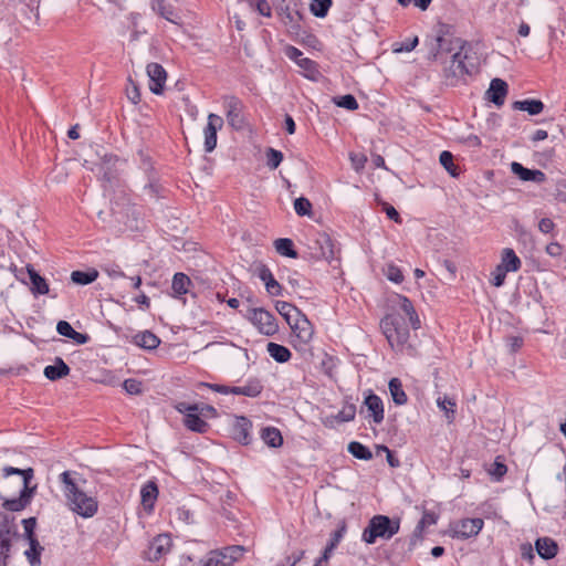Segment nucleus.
Listing matches in <instances>:
<instances>
[{"instance_id": "obj_4", "label": "nucleus", "mask_w": 566, "mask_h": 566, "mask_svg": "<svg viewBox=\"0 0 566 566\" xmlns=\"http://www.w3.org/2000/svg\"><path fill=\"white\" fill-rule=\"evenodd\" d=\"M2 471L3 478H8L13 474L20 475L23 486L19 497L6 500L3 502V507L11 512L22 511L31 502L35 491V486H30V482L33 479V470L31 468L23 470L13 467H4Z\"/></svg>"}, {"instance_id": "obj_33", "label": "nucleus", "mask_w": 566, "mask_h": 566, "mask_svg": "<svg viewBox=\"0 0 566 566\" xmlns=\"http://www.w3.org/2000/svg\"><path fill=\"white\" fill-rule=\"evenodd\" d=\"M29 548L24 552V555L31 566H40L41 565V554L43 552V546L39 543L38 539L28 541Z\"/></svg>"}, {"instance_id": "obj_45", "label": "nucleus", "mask_w": 566, "mask_h": 566, "mask_svg": "<svg viewBox=\"0 0 566 566\" xmlns=\"http://www.w3.org/2000/svg\"><path fill=\"white\" fill-rule=\"evenodd\" d=\"M439 161L452 177L459 175L458 167L453 164V155L450 151L443 150L440 154Z\"/></svg>"}, {"instance_id": "obj_50", "label": "nucleus", "mask_w": 566, "mask_h": 566, "mask_svg": "<svg viewBox=\"0 0 566 566\" xmlns=\"http://www.w3.org/2000/svg\"><path fill=\"white\" fill-rule=\"evenodd\" d=\"M356 407L354 403L345 405L342 410L336 415V420L339 422H348L355 419Z\"/></svg>"}, {"instance_id": "obj_7", "label": "nucleus", "mask_w": 566, "mask_h": 566, "mask_svg": "<svg viewBox=\"0 0 566 566\" xmlns=\"http://www.w3.org/2000/svg\"><path fill=\"white\" fill-rule=\"evenodd\" d=\"M484 522L482 518H462L450 525V536L458 539L475 537L482 531Z\"/></svg>"}, {"instance_id": "obj_58", "label": "nucleus", "mask_w": 566, "mask_h": 566, "mask_svg": "<svg viewBox=\"0 0 566 566\" xmlns=\"http://www.w3.org/2000/svg\"><path fill=\"white\" fill-rule=\"evenodd\" d=\"M349 159H350L352 167L357 172L361 171L365 168V165L367 163V157L365 155L358 154V153H350Z\"/></svg>"}, {"instance_id": "obj_34", "label": "nucleus", "mask_w": 566, "mask_h": 566, "mask_svg": "<svg viewBox=\"0 0 566 566\" xmlns=\"http://www.w3.org/2000/svg\"><path fill=\"white\" fill-rule=\"evenodd\" d=\"M388 386L392 401L398 406L405 405L408 398L405 390L402 389L401 381L398 378H391Z\"/></svg>"}, {"instance_id": "obj_2", "label": "nucleus", "mask_w": 566, "mask_h": 566, "mask_svg": "<svg viewBox=\"0 0 566 566\" xmlns=\"http://www.w3.org/2000/svg\"><path fill=\"white\" fill-rule=\"evenodd\" d=\"M448 52L452 53L450 61L444 64L443 72L447 78H460L470 74L472 64H468L467 43L460 38H452L448 44Z\"/></svg>"}, {"instance_id": "obj_52", "label": "nucleus", "mask_w": 566, "mask_h": 566, "mask_svg": "<svg viewBox=\"0 0 566 566\" xmlns=\"http://www.w3.org/2000/svg\"><path fill=\"white\" fill-rule=\"evenodd\" d=\"M334 103L338 107H343V108H346L348 111H355V109L358 108V103H357L356 98L353 95H350V94H347V95L340 96L338 98H335Z\"/></svg>"}, {"instance_id": "obj_27", "label": "nucleus", "mask_w": 566, "mask_h": 566, "mask_svg": "<svg viewBox=\"0 0 566 566\" xmlns=\"http://www.w3.org/2000/svg\"><path fill=\"white\" fill-rule=\"evenodd\" d=\"M133 339L137 346L144 349H155L160 344V339L149 331L137 333Z\"/></svg>"}, {"instance_id": "obj_44", "label": "nucleus", "mask_w": 566, "mask_h": 566, "mask_svg": "<svg viewBox=\"0 0 566 566\" xmlns=\"http://www.w3.org/2000/svg\"><path fill=\"white\" fill-rule=\"evenodd\" d=\"M252 324L256 327L259 333L272 336L279 331V325L276 321H251Z\"/></svg>"}, {"instance_id": "obj_17", "label": "nucleus", "mask_w": 566, "mask_h": 566, "mask_svg": "<svg viewBox=\"0 0 566 566\" xmlns=\"http://www.w3.org/2000/svg\"><path fill=\"white\" fill-rule=\"evenodd\" d=\"M511 170L523 181H534L542 184L546 180V176L542 170L525 168L522 164L516 161L511 164Z\"/></svg>"}, {"instance_id": "obj_35", "label": "nucleus", "mask_w": 566, "mask_h": 566, "mask_svg": "<svg viewBox=\"0 0 566 566\" xmlns=\"http://www.w3.org/2000/svg\"><path fill=\"white\" fill-rule=\"evenodd\" d=\"M266 348L269 355L277 363H286L291 358L290 349L283 345L269 343Z\"/></svg>"}, {"instance_id": "obj_15", "label": "nucleus", "mask_w": 566, "mask_h": 566, "mask_svg": "<svg viewBox=\"0 0 566 566\" xmlns=\"http://www.w3.org/2000/svg\"><path fill=\"white\" fill-rule=\"evenodd\" d=\"M388 302L390 308L394 311L396 315L406 318H418V314L416 313L412 303L406 296L395 294L390 296Z\"/></svg>"}, {"instance_id": "obj_62", "label": "nucleus", "mask_w": 566, "mask_h": 566, "mask_svg": "<svg viewBox=\"0 0 566 566\" xmlns=\"http://www.w3.org/2000/svg\"><path fill=\"white\" fill-rule=\"evenodd\" d=\"M176 410L180 413H184L185 416L188 413H196L199 412V405L197 403H188L185 401L178 402L175 406Z\"/></svg>"}, {"instance_id": "obj_24", "label": "nucleus", "mask_w": 566, "mask_h": 566, "mask_svg": "<svg viewBox=\"0 0 566 566\" xmlns=\"http://www.w3.org/2000/svg\"><path fill=\"white\" fill-rule=\"evenodd\" d=\"M499 265L507 272H517L522 266V261L513 249L505 248L502 250Z\"/></svg>"}, {"instance_id": "obj_40", "label": "nucleus", "mask_w": 566, "mask_h": 566, "mask_svg": "<svg viewBox=\"0 0 566 566\" xmlns=\"http://www.w3.org/2000/svg\"><path fill=\"white\" fill-rule=\"evenodd\" d=\"M316 242L321 245V251L316 254L318 258H323L327 261H331L334 259V250L333 244L326 234L319 235V238L316 240Z\"/></svg>"}, {"instance_id": "obj_37", "label": "nucleus", "mask_w": 566, "mask_h": 566, "mask_svg": "<svg viewBox=\"0 0 566 566\" xmlns=\"http://www.w3.org/2000/svg\"><path fill=\"white\" fill-rule=\"evenodd\" d=\"M347 450L356 459L365 461L373 459V452L360 442L352 441L348 444Z\"/></svg>"}, {"instance_id": "obj_31", "label": "nucleus", "mask_w": 566, "mask_h": 566, "mask_svg": "<svg viewBox=\"0 0 566 566\" xmlns=\"http://www.w3.org/2000/svg\"><path fill=\"white\" fill-rule=\"evenodd\" d=\"M513 108L525 111L530 115H538L544 109V104L539 99H524L513 103Z\"/></svg>"}, {"instance_id": "obj_22", "label": "nucleus", "mask_w": 566, "mask_h": 566, "mask_svg": "<svg viewBox=\"0 0 566 566\" xmlns=\"http://www.w3.org/2000/svg\"><path fill=\"white\" fill-rule=\"evenodd\" d=\"M263 390L262 382L256 378L249 379L243 386H232V395H242L247 397H258Z\"/></svg>"}, {"instance_id": "obj_23", "label": "nucleus", "mask_w": 566, "mask_h": 566, "mask_svg": "<svg viewBox=\"0 0 566 566\" xmlns=\"http://www.w3.org/2000/svg\"><path fill=\"white\" fill-rule=\"evenodd\" d=\"M56 331L60 335L71 338L78 345L86 344L90 340V336L87 334L76 332L67 321H59Z\"/></svg>"}, {"instance_id": "obj_59", "label": "nucleus", "mask_w": 566, "mask_h": 566, "mask_svg": "<svg viewBox=\"0 0 566 566\" xmlns=\"http://www.w3.org/2000/svg\"><path fill=\"white\" fill-rule=\"evenodd\" d=\"M126 95L133 104H138L140 102L139 88L130 78L128 80V85L126 87Z\"/></svg>"}, {"instance_id": "obj_43", "label": "nucleus", "mask_w": 566, "mask_h": 566, "mask_svg": "<svg viewBox=\"0 0 566 566\" xmlns=\"http://www.w3.org/2000/svg\"><path fill=\"white\" fill-rule=\"evenodd\" d=\"M275 308L282 318H296L300 315L298 310L291 303L279 301Z\"/></svg>"}, {"instance_id": "obj_57", "label": "nucleus", "mask_w": 566, "mask_h": 566, "mask_svg": "<svg viewBox=\"0 0 566 566\" xmlns=\"http://www.w3.org/2000/svg\"><path fill=\"white\" fill-rule=\"evenodd\" d=\"M251 7H253L261 15L271 17V6L266 0H250Z\"/></svg>"}, {"instance_id": "obj_38", "label": "nucleus", "mask_w": 566, "mask_h": 566, "mask_svg": "<svg viewBox=\"0 0 566 566\" xmlns=\"http://www.w3.org/2000/svg\"><path fill=\"white\" fill-rule=\"evenodd\" d=\"M190 283V279L186 274L176 273L172 279L171 289L176 295L180 296L188 292Z\"/></svg>"}, {"instance_id": "obj_26", "label": "nucleus", "mask_w": 566, "mask_h": 566, "mask_svg": "<svg viewBox=\"0 0 566 566\" xmlns=\"http://www.w3.org/2000/svg\"><path fill=\"white\" fill-rule=\"evenodd\" d=\"M158 496V486L154 481H148L140 490L142 504L145 510H153Z\"/></svg>"}, {"instance_id": "obj_19", "label": "nucleus", "mask_w": 566, "mask_h": 566, "mask_svg": "<svg viewBox=\"0 0 566 566\" xmlns=\"http://www.w3.org/2000/svg\"><path fill=\"white\" fill-rule=\"evenodd\" d=\"M364 406L369 412L375 423H380L384 420V405L382 400L375 394L370 392L364 400Z\"/></svg>"}, {"instance_id": "obj_21", "label": "nucleus", "mask_w": 566, "mask_h": 566, "mask_svg": "<svg viewBox=\"0 0 566 566\" xmlns=\"http://www.w3.org/2000/svg\"><path fill=\"white\" fill-rule=\"evenodd\" d=\"M70 367L65 364V361L61 357H55L54 365H49L44 368V376L52 380H59L70 375Z\"/></svg>"}, {"instance_id": "obj_1", "label": "nucleus", "mask_w": 566, "mask_h": 566, "mask_svg": "<svg viewBox=\"0 0 566 566\" xmlns=\"http://www.w3.org/2000/svg\"><path fill=\"white\" fill-rule=\"evenodd\" d=\"M60 480L64 486V494L67 499L69 505L73 512L82 517H92L98 509L97 501L87 495L80 485L71 478L69 471L60 474Z\"/></svg>"}, {"instance_id": "obj_42", "label": "nucleus", "mask_w": 566, "mask_h": 566, "mask_svg": "<svg viewBox=\"0 0 566 566\" xmlns=\"http://www.w3.org/2000/svg\"><path fill=\"white\" fill-rule=\"evenodd\" d=\"M437 405L438 407L443 410L446 412V417L448 419L449 422L453 421L454 419V408H455V401L448 397V396H444V397H439L437 399Z\"/></svg>"}, {"instance_id": "obj_3", "label": "nucleus", "mask_w": 566, "mask_h": 566, "mask_svg": "<svg viewBox=\"0 0 566 566\" xmlns=\"http://www.w3.org/2000/svg\"><path fill=\"white\" fill-rule=\"evenodd\" d=\"M400 530V520L387 515H374L363 532L361 539L367 544H375L378 538L388 541Z\"/></svg>"}, {"instance_id": "obj_64", "label": "nucleus", "mask_w": 566, "mask_h": 566, "mask_svg": "<svg viewBox=\"0 0 566 566\" xmlns=\"http://www.w3.org/2000/svg\"><path fill=\"white\" fill-rule=\"evenodd\" d=\"M438 521V515L434 512L424 511L422 517L418 522L423 527L434 525Z\"/></svg>"}, {"instance_id": "obj_14", "label": "nucleus", "mask_w": 566, "mask_h": 566, "mask_svg": "<svg viewBox=\"0 0 566 566\" xmlns=\"http://www.w3.org/2000/svg\"><path fill=\"white\" fill-rule=\"evenodd\" d=\"M251 429L252 422L250 419L244 416L235 417L231 427V434L235 441L247 446L252 440Z\"/></svg>"}, {"instance_id": "obj_49", "label": "nucleus", "mask_w": 566, "mask_h": 566, "mask_svg": "<svg viewBox=\"0 0 566 566\" xmlns=\"http://www.w3.org/2000/svg\"><path fill=\"white\" fill-rule=\"evenodd\" d=\"M294 210L298 216H311L312 203L307 198L300 197L294 201Z\"/></svg>"}, {"instance_id": "obj_18", "label": "nucleus", "mask_w": 566, "mask_h": 566, "mask_svg": "<svg viewBox=\"0 0 566 566\" xmlns=\"http://www.w3.org/2000/svg\"><path fill=\"white\" fill-rule=\"evenodd\" d=\"M506 94H507L506 82L501 78H493L491 81L489 90L486 91L489 101L494 103L496 106H501L504 104Z\"/></svg>"}, {"instance_id": "obj_61", "label": "nucleus", "mask_w": 566, "mask_h": 566, "mask_svg": "<svg viewBox=\"0 0 566 566\" xmlns=\"http://www.w3.org/2000/svg\"><path fill=\"white\" fill-rule=\"evenodd\" d=\"M545 252L552 258H560L564 252V247L557 241H552L545 247Z\"/></svg>"}, {"instance_id": "obj_54", "label": "nucleus", "mask_w": 566, "mask_h": 566, "mask_svg": "<svg viewBox=\"0 0 566 566\" xmlns=\"http://www.w3.org/2000/svg\"><path fill=\"white\" fill-rule=\"evenodd\" d=\"M23 528H24V537L27 541L38 539L34 534V530L36 527V518L29 517L22 520Z\"/></svg>"}, {"instance_id": "obj_5", "label": "nucleus", "mask_w": 566, "mask_h": 566, "mask_svg": "<svg viewBox=\"0 0 566 566\" xmlns=\"http://www.w3.org/2000/svg\"><path fill=\"white\" fill-rule=\"evenodd\" d=\"M19 534L12 520L8 515L0 513V566H8L14 538Z\"/></svg>"}, {"instance_id": "obj_13", "label": "nucleus", "mask_w": 566, "mask_h": 566, "mask_svg": "<svg viewBox=\"0 0 566 566\" xmlns=\"http://www.w3.org/2000/svg\"><path fill=\"white\" fill-rule=\"evenodd\" d=\"M286 55L293 60L302 70L305 72V76L310 80H315L318 75L316 63L308 57H305L303 53L294 48L289 46L286 49Z\"/></svg>"}, {"instance_id": "obj_8", "label": "nucleus", "mask_w": 566, "mask_h": 566, "mask_svg": "<svg viewBox=\"0 0 566 566\" xmlns=\"http://www.w3.org/2000/svg\"><path fill=\"white\" fill-rule=\"evenodd\" d=\"M224 108L228 124L237 130L242 129L245 124L242 102L234 96H228L224 98Z\"/></svg>"}, {"instance_id": "obj_53", "label": "nucleus", "mask_w": 566, "mask_h": 566, "mask_svg": "<svg viewBox=\"0 0 566 566\" xmlns=\"http://www.w3.org/2000/svg\"><path fill=\"white\" fill-rule=\"evenodd\" d=\"M385 275L389 281H391L396 284H399L403 281V274H402L401 270L395 264L387 265V268L385 270Z\"/></svg>"}, {"instance_id": "obj_39", "label": "nucleus", "mask_w": 566, "mask_h": 566, "mask_svg": "<svg viewBox=\"0 0 566 566\" xmlns=\"http://www.w3.org/2000/svg\"><path fill=\"white\" fill-rule=\"evenodd\" d=\"M274 247H275L276 252L281 255L289 256V258L297 256L296 251L293 249V241L291 239H287V238L276 239L274 241Z\"/></svg>"}, {"instance_id": "obj_32", "label": "nucleus", "mask_w": 566, "mask_h": 566, "mask_svg": "<svg viewBox=\"0 0 566 566\" xmlns=\"http://www.w3.org/2000/svg\"><path fill=\"white\" fill-rule=\"evenodd\" d=\"M27 272L32 284V291L39 294H46L49 292L46 281L30 264L27 265Z\"/></svg>"}, {"instance_id": "obj_56", "label": "nucleus", "mask_w": 566, "mask_h": 566, "mask_svg": "<svg viewBox=\"0 0 566 566\" xmlns=\"http://www.w3.org/2000/svg\"><path fill=\"white\" fill-rule=\"evenodd\" d=\"M123 387L125 391L129 395H139L143 390L142 381L134 378L126 379L123 382Z\"/></svg>"}, {"instance_id": "obj_55", "label": "nucleus", "mask_w": 566, "mask_h": 566, "mask_svg": "<svg viewBox=\"0 0 566 566\" xmlns=\"http://www.w3.org/2000/svg\"><path fill=\"white\" fill-rule=\"evenodd\" d=\"M507 273V271L497 264L496 268L491 272V283L496 287L502 286Z\"/></svg>"}, {"instance_id": "obj_30", "label": "nucleus", "mask_w": 566, "mask_h": 566, "mask_svg": "<svg viewBox=\"0 0 566 566\" xmlns=\"http://www.w3.org/2000/svg\"><path fill=\"white\" fill-rule=\"evenodd\" d=\"M184 423L189 430L199 433L206 432L209 428V424L201 419L200 412L186 415Z\"/></svg>"}, {"instance_id": "obj_25", "label": "nucleus", "mask_w": 566, "mask_h": 566, "mask_svg": "<svg viewBox=\"0 0 566 566\" xmlns=\"http://www.w3.org/2000/svg\"><path fill=\"white\" fill-rule=\"evenodd\" d=\"M450 40L451 39H446L442 35L437 36L431 44L428 59L434 62H441L442 64L447 63V61L443 60V54L449 53L447 48Z\"/></svg>"}, {"instance_id": "obj_6", "label": "nucleus", "mask_w": 566, "mask_h": 566, "mask_svg": "<svg viewBox=\"0 0 566 566\" xmlns=\"http://www.w3.org/2000/svg\"><path fill=\"white\" fill-rule=\"evenodd\" d=\"M380 328L390 346H401L409 338L408 321H380Z\"/></svg>"}, {"instance_id": "obj_46", "label": "nucleus", "mask_w": 566, "mask_h": 566, "mask_svg": "<svg viewBox=\"0 0 566 566\" xmlns=\"http://www.w3.org/2000/svg\"><path fill=\"white\" fill-rule=\"evenodd\" d=\"M332 6V0H312L311 11L317 18H324Z\"/></svg>"}, {"instance_id": "obj_47", "label": "nucleus", "mask_w": 566, "mask_h": 566, "mask_svg": "<svg viewBox=\"0 0 566 566\" xmlns=\"http://www.w3.org/2000/svg\"><path fill=\"white\" fill-rule=\"evenodd\" d=\"M244 311L242 310L241 313H243L245 316L250 317H258L262 318L263 315L266 317H271L272 315L263 307L253 305L250 301H245L242 303Z\"/></svg>"}, {"instance_id": "obj_29", "label": "nucleus", "mask_w": 566, "mask_h": 566, "mask_svg": "<svg viewBox=\"0 0 566 566\" xmlns=\"http://www.w3.org/2000/svg\"><path fill=\"white\" fill-rule=\"evenodd\" d=\"M259 277L264 282L268 293L271 295H279L281 293V285L268 268L262 266L260 269Z\"/></svg>"}, {"instance_id": "obj_48", "label": "nucleus", "mask_w": 566, "mask_h": 566, "mask_svg": "<svg viewBox=\"0 0 566 566\" xmlns=\"http://www.w3.org/2000/svg\"><path fill=\"white\" fill-rule=\"evenodd\" d=\"M265 156H266V165L270 169H276L283 160L282 151L276 150L274 148H268Z\"/></svg>"}, {"instance_id": "obj_36", "label": "nucleus", "mask_w": 566, "mask_h": 566, "mask_svg": "<svg viewBox=\"0 0 566 566\" xmlns=\"http://www.w3.org/2000/svg\"><path fill=\"white\" fill-rule=\"evenodd\" d=\"M98 276V272L94 269L88 271H73L71 273V280L75 284L86 285L94 282Z\"/></svg>"}, {"instance_id": "obj_9", "label": "nucleus", "mask_w": 566, "mask_h": 566, "mask_svg": "<svg viewBox=\"0 0 566 566\" xmlns=\"http://www.w3.org/2000/svg\"><path fill=\"white\" fill-rule=\"evenodd\" d=\"M207 119L203 128L205 150L211 153L217 147V133L222 129L224 123L221 116L213 113H210Z\"/></svg>"}, {"instance_id": "obj_51", "label": "nucleus", "mask_w": 566, "mask_h": 566, "mask_svg": "<svg viewBox=\"0 0 566 566\" xmlns=\"http://www.w3.org/2000/svg\"><path fill=\"white\" fill-rule=\"evenodd\" d=\"M244 551H245V548L240 545H232V546L224 547L222 549V552L224 553V555H227V558L231 565H233L234 562L240 559V557L243 555Z\"/></svg>"}, {"instance_id": "obj_11", "label": "nucleus", "mask_w": 566, "mask_h": 566, "mask_svg": "<svg viewBox=\"0 0 566 566\" xmlns=\"http://www.w3.org/2000/svg\"><path fill=\"white\" fill-rule=\"evenodd\" d=\"M171 538L168 534H160L156 536L149 544L146 551V557L148 560L155 562L166 555L171 547Z\"/></svg>"}, {"instance_id": "obj_10", "label": "nucleus", "mask_w": 566, "mask_h": 566, "mask_svg": "<svg viewBox=\"0 0 566 566\" xmlns=\"http://www.w3.org/2000/svg\"><path fill=\"white\" fill-rule=\"evenodd\" d=\"M290 326L292 338L294 343L306 345L311 342L314 335V327L312 321H285Z\"/></svg>"}, {"instance_id": "obj_20", "label": "nucleus", "mask_w": 566, "mask_h": 566, "mask_svg": "<svg viewBox=\"0 0 566 566\" xmlns=\"http://www.w3.org/2000/svg\"><path fill=\"white\" fill-rule=\"evenodd\" d=\"M535 549L543 559H552L558 553V545L551 537H539L535 541Z\"/></svg>"}, {"instance_id": "obj_16", "label": "nucleus", "mask_w": 566, "mask_h": 566, "mask_svg": "<svg viewBox=\"0 0 566 566\" xmlns=\"http://www.w3.org/2000/svg\"><path fill=\"white\" fill-rule=\"evenodd\" d=\"M153 10L174 24L180 25L182 23V18L179 11L165 0H154Z\"/></svg>"}, {"instance_id": "obj_41", "label": "nucleus", "mask_w": 566, "mask_h": 566, "mask_svg": "<svg viewBox=\"0 0 566 566\" xmlns=\"http://www.w3.org/2000/svg\"><path fill=\"white\" fill-rule=\"evenodd\" d=\"M203 566H232L227 555L221 551H212L205 560Z\"/></svg>"}, {"instance_id": "obj_12", "label": "nucleus", "mask_w": 566, "mask_h": 566, "mask_svg": "<svg viewBox=\"0 0 566 566\" xmlns=\"http://www.w3.org/2000/svg\"><path fill=\"white\" fill-rule=\"evenodd\" d=\"M146 73L149 77V90L154 94H161L167 80L166 70L158 63H149Z\"/></svg>"}, {"instance_id": "obj_28", "label": "nucleus", "mask_w": 566, "mask_h": 566, "mask_svg": "<svg viewBox=\"0 0 566 566\" xmlns=\"http://www.w3.org/2000/svg\"><path fill=\"white\" fill-rule=\"evenodd\" d=\"M261 439L270 448H279L283 444L281 431L274 427H265L261 430Z\"/></svg>"}, {"instance_id": "obj_63", "label": "nucleus", "mask_w": 566, "mask_h": 566, "mask_svg": "<svg viewBox=\"0 0 566 566\" xmlns=\"http://www.w3.org/2000/svg\"><path fill=\"white\" fill-rule=\"evenodd\" d=\"M344 532H345V526L343 525L342 527H339L338 530L334 531L331 534V538L327 544L328 551H334L336 548V546L340 542L342 537L344 536Z\"/></svg>"}, {"instance_id": "obj_60", "label": "nucleus", "mask_w": 566, "mask_h": 566, "mask_svg": "<svg viewBox=\"0 0 566 566\" xmlns=\"http://www.w3.org/2000/svg\"><path fill=\"white\" fill-rule=\"evenodd\" d=\"M279 14L285 24L294 23L300 18L298 11H292L289 7H286L285 9L281 8Z\"/></svg>"}]
</instances>
